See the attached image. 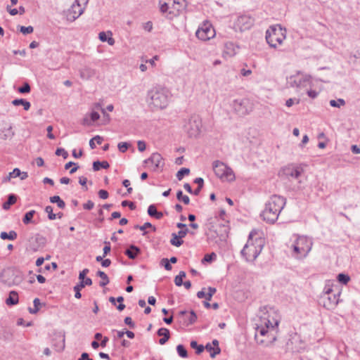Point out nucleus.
Wrapping results in <instances>:
<instances>
[{
  "label": "nucleus",
  "instance_id": "27",
  "mask_svg": "<svg viewBox=\"0 0 360 360\" xmlns=\"http://www.w3.org/2000/svg\"><path fill=\"white\" fill-rule=\"evenodd\" d=\"M160 10L162 13H168L169 15L170 1L169 0H160L159 1Z\"/></svg>",
  "mask_w": 360,
  "mask_h": 360
},
{
  "label": "nucleus",
  "instance_id": "28",
  "mask_svg": "<svg viewBox=\"0 0 360 360\" xmlns=\"http://www.w3.org/2000/svg\"><path fill=\"white\" fill-rule=\"evenodd\" d=\"M17 236L18 234L15 231H10L8 233L3 231L0 233V238L2 240H13L17 238Z\"/></svg>",
  "mask_w": 360,
  "mask_h": 360
},
{
  "label": "nucleus",
  "instance_id": "41",
  "mask_svg": "<svg viewBox=\"0 0 360 360\" xmlns=\"http://www.w3.org/2000/svg\"><path fill=\"white\" fill-rule=\"evenodd\" d=\"M189 173V169L183 167L177 172L176 178L178 179V180L181 181L185 175H188Z\"/></svg>",
  "mask_w": 360,
  "mask_h": 360
},
{
  "label": "nucleus",
  "instance_id": "61",
  "mask_svg": "<svg viewBox=\"0 0 360 360\" xmlns=\"http://www.w3.org/2000/svg\"><path fill=\"white\" fill-rule=\"evenodd\" d=\"M137 146L140 152H143L146 148V143L143 141H138Z\"/></svg>",
  "mask_w": 360,
  "mask_h": 360
},
{
  "label": "nucleus",
  "instance_id": "33",
  "mask_svg": "<svg viewBox=\"0 0 360 360\" xmlns=\"http://www.w3.org/2000/svg\"><path fill=\"white\" fill-rule=\"evenodd\" d=\"M184 241L179 237L177 233H173L172 234V238L170 240V243L176 247H179L183 244Z\"/></svg>",
  "mask_w": 360,
  "mask_h": 360
},
{
  "label": "nucleus",
  "instance_id": "56",
  "mask_svg": "<svg viewBox=\"0 0 360 360\" xmlns=\"http://www.w3.org/2000/svg\"><path fill=\"white\" fill-rule=\"evenodd\" d=\"M98 194L99 198L101 199H103V200L107 199L109 195L108 192L107 191L103 190V189L100 190L98 191Z\"/></svg>",
  "mask_w": 360,
  "mask_h": 360
},
{
  "label": "nucleus",
  "instance_id": "9",
  "mask_svg": "<svg viewBox=\"0 0 360 360\" xmlns=\"http://www.w3.org/2000/svg\"><path fill=\"white\" fill-rule=\"evenodd\" d=\"M202 120L198 115H191L184 126L185 131L191 137H196L200 132Z\"/></svg>",
  "mask_w": 360,
  "mask_h": 360
},
{
  "label": "nucleus",
  "instance_id": "55",
  "mask_svg": "<svg viewBox=\"0 0 360 360\" xmlns=\"http://www.w3.org/2000/svg\"><path fill=\"white\" fill-rule=\"evenodd\" d=\"M333 292V290L332 288V287L327 284L326 285L324 289H323V297H326V296H328V295H330V294H332Z\"/></svg>",
  "mask_w": 360,
  "mask_h": 360
},
{
  "label": "nucleus",
  "instance_id": "1",
  "mask_svg": "<svg viewBox=\"0 0 360 360\" xmlns=\"http://www.w3.org/2000/svg\"><path fill=\"white\" fill-rule=\"evenodd\" d=\"M171 94L169 91L160 85L150 88L146 95V103L153 111L165 108L169 102Z\"/></svg>",
  "mask_w": 360,
  "mask_h": 360
},
{
  "label": "nucleus",
  "instance_id": "60",
  "mask_svg": "<svg viewBox=\"0 0 360 360\" xmlns=\"http://www.w3.org/2000/svg\"><path fill=\"white\" fill-rule=\"evenodd\" d=\"M105 246L103 248V257H105L110 251L111 250V248H110V244L109 242H107L105 241Z\"/></svg>",
  "mask_w": 360,
  "mask_h": 360
},
{
  "label": "nucleus",
  "instance_id": "21",
  "mask_svg": "<svg viewBox=\"0 0 360 360\" xmlns=\"http://www.w3.org/2000/svg\"><path fill=\"white\" fill-rule=\"evenodd\" d=\"M14 136V132L12 130V127L8 126L0 129V139L2 140L11 139Z\"/></svg>",
  "mask_w": 360,
  "mask_h": 360
},
{
  "label": "nucleus",
  "instance_id": "14",
  "mask_svg": "<svg viewBox=\"0 0 360 360\" xmlns=\"http://www.w3.org/2000/svg\"><path fill=\"white\" fill-rule=\"evenodd\" d=\"M304 169L300 166H287L283 168L282 173L287 178H292L298 179L301 174L303 173Z\"/></svg>",
  "mask_w": 360,
  "mask_h": 360
},
{
  "label": "nucleus",
  "instance_id": "30",
  "mask_svg": "<svg viewBox=\"0 0 360 360\" xmlns=\"http://www.w3.org/2000/svg\"><path fill=\"white\" fill-rule=\"evenodd\" d=\"M110 165L107 161H94L93 162V169L94 171H98L101 168L108 169L109 168Z\"/></svg>",
  "mask_w": 360,
  "mask_h": 360
},
{
  "label": "nucleus",
  "instance_id": "20",
  "mask_svg": "<svg viewBox=\"0 0 360 360\" xmlns=\"http://www.w3.org/2000/svg\"><path fill=\"white\" fill-rule=\"evenodd\" d=\"M157 334L158 336L162 337L159 340V343L162 345H165L170 338L169 330L165 328H160L158 329Z\"/></svg>",
  "mask_w": 360,
  "mask_h": 360
},
{
  "label": "nucleus",
  "instance_id": "62",
  "mask_svg": "<svg viewBox=\"0 0 360 360\" xmlns=\"http://www.w3.org/2000/svg\"><path fill=\"white\" fill-rule=\"evenodd\" d=\"M79 183L80 185H82L84 187V189L85 191L87 190V186H86L87 183V179L84 176H81L79 178Z\"/></svg>",
  "mask_w": 360,
  "mask_h": 360
},
{
  "label": "nucleus",
  "instance_id": "48",
  "mask_svg": "<svg viewBox=\"0 0 360 360\" xmlns=\"http://www.w3.org/2000/svg\"><path fill=\"white\" fill-rule=\"evenodd\" d=\"M349 280H350V278L347 274H339L338 276V281L342 284H347Z\"/></svg>",
  "mask_w": 360,
  "mask_h": 360
},
{
  "label": "nucleus",
  "instance_id": "32",
  "mask_svg": "<svg viewBox=\"0 0 360 360\" xmlns=\"http://www.w3.org/2000/svg\"><path fill=\"white\" fill-rule=\"evenodd\" d=\"M35 213H36L35 210H30V211L26 212L22 218V222L25 224H29L30 223H34V221H32V218Z\"/></svg>",
  "mask_w": 360,
  "mask_h": 360
},
{
  "label": "nucleus",
  "instance_id": "51",
  "mask_svg": "<svg viewBox=\"0 0 360 360\" xmlns=\"http://www.w3.org/2000/svg\"><path fill=\"white\" fill-rule=\"evenodd\" d=\"M20 30L23 34H27L32 33L34 31V28L32 26H21Z\"/></svg>",
  "mask_w": 360,
  "mask_h": 360
},
{
  "label": "nucleus",
  "instance_id": "39",
  "mask_svg": "<svg viewBox=\"0 0 360 360\" xmlns=\"http://www.w3.org/2000/svg\"><path fill=\"white\" fill-rule=\"evenodd\" d=\"M191 347L193 348V349H196V354H200V353H202L203 352V350L205 349V347L202 345H198L196 341H191Z\"/></svg>",
  "mask_w": 360,
  "mask_h": 360
},
{
  "label": "nucleus",
  "instance_id": "42",
  "mask_svg": "<svg viewBox=\"0 0 360 360\" xmlns=\"http://www.w3.org/2000/svg\"><path fill=\"white\" fill-rule=\"evenodd\" d=\"M330 105L334 108H340V106L345 105V101L342 98H338V100H330Z\"/></svg>",
  "mask_w": 360,
  "mask_h": 360
},
{
  "label": "nucleus",
  "instance_id": "64",
  "mask_svg": "<svg viewBox=\"0 0 360 360\" xmlns=\"http://www.w3.org/2000/svg\"><path fill=\"white\" fill-rule=\"evenodd\" d=\"M78 360H94V359L89 358L88 353L84 352L82 354L81 356L78 359Z\"/></svg>",
  "mask_w": 360,
  "mask_h": 360
},
{
  "label": "nucleus",
  "instance_id": "50",
  "mask_svg": "<svg viewBox=\"0 0 360 360\" xmlns=\"http://www.w3.org/2000/svg\"><path fill=\"white\" fill-rule=\"evenodd\" d=\"M215 258V253L212 252L211 254H207L204 256L203 259H202V262H212Z\"/></svg>",
  "mask_w": 360,
  "mask_h": 360
},
{
  "label": "nucleus",
  "instance_id": "45",
  "mask_svg": "<svg viewBox=\"0 0 360 360\" xmlns=\"http://www.w3.org/2000/svg\"><path fill=\"white\" fill-rule=\"evenodd\" d=\"M84 288V285L82 283H79L74 287V291L75 292V297L77 299L81 298L82 294L80 292L81 290Z\"/></svg>",
  "mask_w": 360,
  "mask_h": 360
},
{
  "label": "nucleus",
  "instance_id": "8",
  "mask_svg": "<svg viewBox=\"0 0 360 360\" xmlns=\"http://www.w3.org/2000/svg\"><path fill=\"white\" fill-rule=\"evenodd\" d=\"M280 319L278 312L274 309L270 308L260 316L259 322L264 323L267 328L276 330L280 323Z\"/></svg>",
  "mask_w": 360,
  "mask_h": 360
},
{
  "label": "nucleus",
  "instance_id": "12",
  "mask_svg": "<svg viewBox=\"0 0 360 360\" xmlns=\"http://www.w3.org/2000/svg\"><path fill=\"white\" fill-rule=\"evenodd\" d=\"M254 24V19L248 15L238 17L235 22V27L241 32L249 30Z\"/></svg>",
  "mask_w": 360,
  "mask_h": 360
},
{
  "label": "nucleus",
  "instance_id": "2",
  "mask_svg": "<svg viewBox=\"0 0 360 360\" xmlns=\"http://www.w3.org/2000/svg\"><path fill=\"white\" fill-rule=\"evenodd\" d=\"M285 203V198L277 195H272L266 203L265 208L260 214L263 220L269 224H274L278 219Z\"/></svg>",
  "mask_w": 360,
  "mask_h": 360
},
{
  "label": "nucleus",
  "instance_id": "4",
  "mask_svg": "<svg viewBox=\"0 0 360 360\" xmlns=\"http://www.w3.org/2000/svg\"><path fill=\"white\" fill-rule=\"evenodd\" d=\"M312 244L311 238L304 236H298L291 245L292 257L297 259L305 258L311 251Z\"/></svg>",
  "mask_w": 360,
  "mask_h": 360
},
{
  "label": "nucleus",
  "instance_id": "6",
  "mask_svg": "<svg viewBox=\"0 0 360 360\" xmlns=\"http://www.w3.org/2000/svg\"><path fill=\"white\" fill-rule=\"evenodd\" d=\"M286 30L281 25L271 26L266 32V40L271 47L276 48L277 44H281L285 39Z\"/></svg>",
  "mask_w": 360,
  "mask_h": 360
},
{
  "label": "nucleus",
  "instance_id": "49",
  "mask_svg": "<svg viewBox=\"0 0 360 360\" xmlns=\"http://www.w3.org/2000/svg\"><path fill=\"white\" fill-rule=\"evenodd\" d=\"M129 146L130 143L127 142H120L117 145V148L121 153H125Z\"/></svg>",
  "mask_w": 360,
  "mask_h": 360
},
{
  "label": "nucleus",
  "instance_id": "16",
  "mask_svg": "<svg viewBox=\"0 0 360 360\" xmlns=\"http://www.w3.org/2000/svg\"><path fill=\"white\" fill-rule=\"evenodd\" d=\"M340 292L332 293L330 295L322 297L324 307L330 309H333L339 302Z\"/></svg>",
  "mask_w": 360,
  "mask_h": 360
},
{
  "label": "nucleus",
  "instance_id": "7",
  "mask_svg": "<svg viewBox=\"0 0 360 360\" xmlns=\"http://www.w3.org/2000/svg\"><path fill=\"white\" fill-rule=\"evenodd\" d=\"M212 167L217 176L223 181H231L235 179V174L231 168L219 160H215L212 163Z\"/></svg>",
  "mask_w": 360,
  "mask_h": 360
},
{
  "label": "nucleus",
  "instance_id": "3",
  "mask_svg": "<svg viewBox=\"0 0 360 360\" xmlns=\"http://www.w3.org/2000/svg\"><path fill=\"white\" fill-rule=\"evenodd\" d=\"M256 234L255 230L250 233L248 240L241 250V255L247 262L255 261L263 248V240L260 237L253 239Z\"/></svg>",
  "mask_w": 360,
  "mask_h": 360
},
{
  "label": "nucleus",
  "instance_id": "52",
  "mask_svg": "<svg viewBox=\"0 0 360 360\" xmlns=\"http://www.w3.org/2000/svg\"><path fill=\"white\" fill-rule=\"evenodd\" d=\"M160 264L164 266L165 269L167 271H170L172 269V266L169 261L168 259L167 258H163L161 261H160Z\"/></svg>",
  "mask_w": 360,
  "mask_h": 360
},
{
  "label": "nucleus",
  "instance_id": "37",
  "mask_svg": "<svg viewBox=\"0 0 360 360\" xmlns=\"http://www.w3.org/2000/svg\"><path fill=\"white\" fill-rule=\"evenodd\" d=\"M176 198L179 201H182L186 205H188L190 202L189 197L188 195H184L182 191L181 190L177 191Z\"/></svg>",
  "mask_w": 360,
  "mask_h": 360
},
{
  "label": "nucleus",
  "instance_id": "26",
  "mask_svg": "<svg viewBox=\"0 0 360 360\" xmlns=\"http://www.w3.org/2000/svg\"><path fill=\"white\" fill-rule=\"evenodd\" d=\"M17 200V197L14 194H10L8 197V200L6 202H5L2 207L5 210H8L10 209L11 206L15 203Z\"/></svg>",
  "mask_w": 360,
  "mask_h": 360
},
{
  "label": "nucleus",
  "instance_id": "13",
  "mask_svg": "<svg viewBox=\"0 0 360 360\" xmlns=\"http://www.w3.org/2000/svg\"><path fill=\"white\" fill-rule=\"evenodd\" d=\"M85 7L76 2H74L67 11V19L71 22L78 18L84 12Z\"/></svg>",
  "mask_w": 360,
  "mask_h": 360
},
{
  "label": "nucleus",
  "instance_id": "53",
  "mask_svg": "<svg viewBox=\"0 0 360 360\" xmlns=\"http://www.w3.org/2000/svg\"><path fill=\"white\" fill-rule=\"evenodd\" d=\"M56 155L58 156L61 155L64 159H66L68 157V152L65 149L61 148H58L56 149Z\"/></svg>",
  "mask_w": 360,
  "mask_h": 360
},
{
  "label": "nucleus",
  "instance_id": "54",
  "mask_svg": "<svg viewBox=\"0 0 360 360\" xmlns=\"http://www.w3.org/2000/svg\"><path fill=\"white\" fill-rule=\"evenodd\" d=\"M122 207L128 206L131 210H134L136 209V205L134 202L129 200H123L121 203Z\"/></svg>",
  "mask_w": 360,
  "mask_h": 360
},
{
  "label": "nucleus",
  "instance_id": "31",
  "mask_svg": "<svg viewBox=\"0 0 360 360\" xmlns=\"http://www.w3.org/2000/svg\"><path fill=\"white\" fill-rule=\"evenodd\" d=\"M176 226L177 228L181 229V230L177 233L180 238H184L186 234L189 233V231L186 227V224L179 222L177 223Z\"/></svg>",
  "mask_w": 360,
  "mask_h": 360
},
{
  "label": "nucleus",
  "instance_id": "46",
  "mask_svg": "<svg viewBox=\"0 0 360 360\" xmlns=\"http://www.w3.org/2000/svg\"><path fill=\"white\" fill-rule=\"evenodd\" d=\"M45 212L48 214V218L50 220H54L56 218V214L53 212V207L48 205L45 207Z\"/></svg>",
  "mask_w": 360,
  "mask_h": 360
},
{
  "label": "nucleus",
  "instance_id": "18",
  "mask_svg": "<svg viewBox=\"0 0 360 360\" xmlns=\"http://www.w3.org/2000/svg\"><path fill=\"white\" fill-rule=\"evenodd\" d=\"M238 46L231 41H227L224 44L223 56L224 58H231L234 56L238 51Z\"/></svg>",
  "mask_w": 360,
  "mask_h": 360
},
{
  "label": "nucleus",
  "instance_id": "58",
  "mask_svg": "<svg viewBox=\"0 0 360 360\" xmlns=\"http://www.w3.org/2000/svg\"><path fill=\"white\" fill-rule=\"evenodd\" d=\"M94 207V203L91 200H88L86 203L83 205V208L84 210H91Z\"/></svg>",
  "mask_w": 360,
  "mask_h": 360
},
{
  "label": "nucleus",
  "instance_id": "43",
  "mask_svg": "<svg viewBox=\"0 0 360 360\" xmlns=\"http://www.w3.org/2000/svg\"><path fill=\"white\" fill-rule=\"evenodd\" d=\"M30 91L31 88L28 82H24L23 85L18 89V91L20 94H28Z\"/></svg>",
  "mask_w": 360,
  "mask_h": 360
},
{
  "label": "nucleus",
  "instance_id": "44",
  "mask_svg": "<svg viewBox=\"0 0 360 360\" xmlns=\"http://www.w3.org/2000/svg\"><path fill=\"white\" fill-rule=\"evenodd\" d=\"M197 320V316L194 311H191L190 314L188 316V318L186 319L187 325H191L193 324Z\"/></svg>",
  "mask_w": 360,
  "mask_h": 360
},
{
  "label": "nucleus",
  "instance_id": "47",
  "mask_svg": "<svg viewBox=\"0 0 360 360\" xmlns=\"http://www.w3.org/2000/svg\"><path fill=\"white\" fill-rule=\"evenodd\" d=\"M147 228H152V229H153V230L154 231H156V228H155V226H153V225L151 224V223H150V222H146L143 225H142V226H141L139 227V230H141V231H143V234H142L143 236H146V235L147 234V233H148V232H147V231H146V229Z\"/></svg>",
  "mask_w": 360,
  "mask_h": 360
},
{
  "label": "nucleus",
  "instance_id": "34",
  "mask_svg": "<svg viewBox=\"0 0 360 360\" xmlns=\"http://www.w3.org/2000/svg\"><path fill=\"white\" fill-rule=\"evenodd\" d=\"M50 202L52 203H56L58 207L60 209H63L65 207V202L58 195L51 197Z\"/></svg>",
  "mask_w": 360,
  "mask_h": 360
},
{
  "label": "nucleus",
  "instance_id": "23",
  "mask_svg": "<svg viewBox=\"0 0 360 360\" xmlns=\"http://www.w3.org/2000/svg\"><path fill=\"white\" fill-rule=\"evenodd\" d=\"M148 214L150 217H154L156 219H160L163 217L161 212H158L155 205H150L148 207Z\"/></svg>",
  "mask_w": 360,
  "mask_h": 360
},
{
  "label": "nucleus",
  "instance_id": "19",
  "mask_svg": "<svg viewBox=\"0 0 360 360\" xmlns=\"http://www.w3.org/2000/svg\"><path fill=\"white\" fill-rule=\"evenodd\" d=\"M96 71L90 67L85 66L79 70V76L83 79H89L96 75Z\"/></svg>",
  "mask_w": 360,
  "mask_h": 360
},
{
  "label": "nucleus",
  "instance_id": "25",
  "mask_svg": "<svg viewBox=\"0 0 360 360\" xmlns=\"http://www.w3.org/2000/svg\"><path fill=\"white\" fill-rule=\"evenodd\" d=\"M18 302V295L15 291H11L8 297L6 300L7 305H15Z\"/></svg>",
  "mask_w": 360,
  "mask_h": 360
},
{
  "label": "nucleus",
  "instance_id": "59",
  "mask_svg": "<svg viewBox=\"0 0 360 360\" xmlns=\"http://www.w3.org/2000/svg\"><path fill=\"white\" fill-rule=\"evenodd\" d=\"M20 174V170L18 168H15L13 172H10L8 175L10 177L12 178H16L18 177Z\"/></svg>",
  "mask_w": 360,
  "mask_h": 360
},
{
  "label": "nucleus",
  "instance_id": "17",
  "mask_svg": "<svg viewBox=\"0 0 360 360\" xmlns=\"http://www.w3.org/2000/svg\"><path fill=\"white\" fill-rule=\"evenodd\" d=\"M145 163H151L154 165V170L159 168H162L165 165V162L162 155L158 153H153L150 157L144 161Z\"/></svg>",
  "mask_w": 360,
  "mask_h": 360
},
{
  "label": "nucleus",
  "instance_id": "35",
  "mask_svg": "<svg viewBox=\"0 0 360 360\" xmlns=\"http://www.w3.org/2000/svg\"><path fill=\"white\" fill-rule=\"evenodd\" d=\"M194 183L195 184H197L198 186H197V188L195 189L193 191V194L195 195H198L201 189L203 187V185H204V180L201 177H198L196 178L195 180H194Z\"/></svg>",
  "mask_w": 360,
  "mask_h": 360
},
{
  "label": "nucleus",
  "instance_id": "10",
  "mask_svg": "<svg viewBox=\"0 0 360 360\" xmlns=\"http://www.w3.org/2000/svg\"><path fill=\"white\" fill-rule=\"evenodd\" d=\"M311 76L309 75L300 74V72L295 75H292L287 79L288 84L291 87H304L310 82Z\"/></svg>",
  "mask_w": 360,
  "mask_h": 360
},
{
  "label": "nucleus",
  "instance_id": "40",
  "mask_svg": "<svg viewBox=\"0 0 360 360\" xmlns=\"http://www.w3.org/2000/svg\"><path fill=\"white\" fill-rule=\"evenodd\" d=\"M176 352L182 358H186L188 356V352L186 348L182 345H179L176 347Z\"/></svg>",
  "mask_w": 360,
  "mask_h": 360
},
{
  "label": "nucleus",
  "instance_id": "11",
  "mask_svg": "<svg viewBox=\"0 0 360 360\" xmlns=\"http://www.w3.org/2000/svg\"><path fill=\"white\" fill-rule=\"evenodd\" d=\"M195 35L199 39L206 41L214 36V30L210 25L205 24L197 30Z\"/></svg>",
  "mask_w": 360,
  "mask_h": 360
},
{
  "label": "nucleus",
  "instance_id": "29",
  "mask_svg": "<svg viewBox=\"0 0 360 360\" xmlns=\"http://www.w3.org/2000/svg\"><path fill=\"white\" fill-rule=\"evenodd\" d=\"M96 275L101 278V281L99 283L100 286L104 287L109 283V278L105 272L102 271H98Z\"/></svg>",
  "mask_w": 360,
  "mask_h": 360
},
{
  "label": "nucleus",
  "instance_id": "22",
  "mask_svg": "<svg viewBox=\"0 0 360 360\" xmlns=\"http://www.w3.org/2000/svg\"><path fill=\"white\" fill-rule=\"evenodd\" d=\"M141 252L139 248L134 245H131L129 248L125 250L124 254L131 259L136 258L138 255Z\"/></svg>",
  "mask_w": 360,
  "mask_h": 360
},
{
  "label": "nucleus",
  "instance_id": "5",
  "mask_svg": "<svg viewBox=\"0 0 360 360\" xmlns=\"http://www.w3.org/2000/svg\"><path fill=\"white\" fill-rule=\"evenodd\" d=\"M271 328H267L264 323H256L255 339L258 345L269 347L276 340V337Z\"/></svg>",
  "mask_w": 360,
  "mask_h": 360
},
{
  "label": "nucleus",
  "instance_id": "24",
  "mask_svg": "<svg viewBox=\"0 0 360 360\" xmlns=\"http://www.w3.org/2000/svg\"><path fill=\"white\" fill-rule=\"evenodd\" d=\"M12 104L15 106L22 105L25 110H28L31 106L30 103L23 98L14 99Z\"/></svg>",
  "mask_w": 360,
  "mask_h": 360
},
{
  "label": "nucleus",
  "instance_id": "15",
  "mask_svg": "<svg viewBox=\"0 0 360 360\" xmlns=\"http://www.w3.org/2000/svg\"><path fill=\"white\" fill-rule=\"evenodd\" d=\"M248 101L247 99H236L233 102V108L234 110L240 115H245L249 113L250 110L247 105Z\"/></svg>",
  "mask_w": 360,
  "mask_h": 360
},
{
  "label": "nucleus",
  "instance_id": "38",
  "mask_svg": "<svg viewBox=\"0 0 360 360\" xmlns=\"http://www.w3.org/2000/svg\"><path fill=\"white\" fill-rule=\"evenodd\" d=\"M34 308H29V311L32 314H34L38 312L39 310V306L41 305V302L39 298H35L33 301Z\"/></svg>",
  "mask_w": 360,
  "mask_h": 360
},
{
  "label": "nucleus",
  "instance_id": "57",
  "mask_svg": "<svg viewBox=\"0 0 360 360\" xmlns=\"http://www.w3.org/2000/svg\"><path fill=\"white\" fill-rule=\"evenodd\" d=\"M124 321L125 324L128 325L131 328H135V323H134V321H132L131 317L127 316L124 319Z\"/></svg>",
  "mask_w": 360,
  "mask_h": 360
},
{
  "label": "nucleus",
  "instance_id": "63",
  "mask_svg": "<svg viewBox=\"0 0 360 360\" xmlns=\"http://www.w3.org/2000/svg\"><path fill=\"white\" fill-rule=\"evenodd\" d=\"M99 118L100 115L97 112L94 111L90 115V119L92 122L98 120Z\"/></svg>",
  "mask_w": 360,
  "mask_h": 360
},
{
  "label": "nucleus",
  "instance_id": "36",
  "mask_svg": "<svg viewBox=\"0 0 360 360\" xmlns=\"http://www.w3.org/2000/svg\"><path fill=\"white\" fill-rule=\"evenodd\" d=\"M186 276V272L184 271H181L177 276L174 278L175 285L177 286H181L183 285V278Z\"/></svg>",
  "mask_w": 360,
  "mask_h": 360
}]
</instances>
